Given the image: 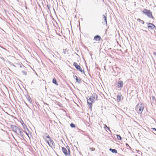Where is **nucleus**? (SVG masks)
Segmentation results:
<instances>
[{
  "label": "nucleus",
  "mask_w": 156,
  "mask_h": 156,
  "mask_svg": "<svg viewBox=\"0 0 156 156\" xmlns=\"http://www.w3.org/2000/svg\"><path fill=\"white\" fill-rule=\"evenodd\" d=\"M92 103H91V104H89V108H90V109H91V108H92Z\"/></svg>",
  "instance_id": "obj_28"
},
{
  "label": "nucleus",
  "mask_w": 156,
  "mask_h": 156,
  "mask_svg": "<svg viewBox=\"0 0 156 156\" xmlns=\"http://www.w3.org/2000/svg\"><path fill=\"white\" fill-rule=\"evenodd\" d=\"M62 152L66 156H71L70 154V152L67 151L66 148L64 147H62Z\"/></svg>",
  "instance_id": "obj_6"
},
{
  "label": "nucleus",
  "mask_w": 156,
  "mask_h": 156,
  "mask_svg": "<svg viewBox=\"0 0 156 156\" xmlns=\"http://www.w3.org/2000/svg\"><path fill=\"white\" fill-rule=\"evenodd\" d=\"M142 12L147 17L150 18H151L154 20V18L153 17L152 13L150 10H148L146 9H144Z\"/></svg>",
  "instance_id": "obj_1"
},
{
  "label": "nucleus",
  "mask_w": 156,
  "mask_h": 156,
  "mask_svg": "<svg viewBox=\"0 0 156 156\" xmlns=\"http://www.w3.org/2000/svg\"><path fill=\"white\" fill-rule=\"evenodd\" d=\"M122 95L120 94V95H118L117 96V101L118 102H119L121 101V98Z\"/></svg>",
  "instance_id": "obj_15"
},
{
  "label": "nucleus",
  "mask_w": 156,
  "mask_h": 156,
  "mask_svg": "<svg viewBox=\"0 0 156 156\" xmlns=\"http://www.w3.org/2000/svg\"><path fill=\"white\" fill-rule=\"evenodd\" d=\"M144 108V105L143 104L140 103L138 104L136 108V110L137 111H138L139 112H140L141 113L142 112Z\"/></svg>",
  "instance_id": "obj_2"
},
{
  "label": "nucleus",
  "mask_w": 156,
  "mask_h": 156,
  "mask_svg": "<svg viewBox=\"0 0 156 156\" xmlns=\"http://www.w3.org/2000/svg\"><path fill=\"white\" fill-rule=\"evenodd\" d=\"M10 119H11V117L13 119H16V117H15L14 116L12 115H10Z\"/></svg>",
  "instance_id": "obj_29"
},
{
  "label": "nucleus",
  "mask_w": 156,
  "mask_h": 156,
  "mask_svg": "<svg viewBox=\"0 0 156 156\" xmlns=\"http://www.w3.org/2000/svg\"><path fill=\"white\" fill-rule=\"evenodd\" d=\"M126 146L127 147H129L130 148H131L130 146L129 145V144L127 143H126Z\"/></svg>",
  "instance_id": "obj_32"
},
{
  "label": "nucleus",
  "mask_w": 156,
  "mask_h": 156,
  "mask_svg": "<svg viewBox=\"0 0 156 156\" xmlns=\"http://www.w3.org/2000/svg\"><path fill=\"white\" fill-rule=\"evenodd\" d=\"M152 130L154 131H156V129L154 128H151Z\"/></svg>",
  "instance_id": "obj_30"
},
{
  "label": "nucleus",
  "mask_w": 156,
  "mask_h": 156,
  "mask_svg": "<svg viewBox=\"0 0 156 156\" xmlns=\"http://www.w3.org/2000/svg\"><path fill=\"white\" fill-rule=\"evenodd\" d=\"M104 128L105 129H107L109 130L111 132V131L110 130L109 128L106 125H105V126H104Z\"/></svg>",
  "instance_id": "obj_24"
},
{
  "label": "nucleus",
  "mask_w": 156,
  "mask_h": 156,
  "mask_svg": "<svg viewBox=\"0 0 156 156\" xmlns=\"http://www.w3.org/2000/svg\"><path fill=\"white\" fill-rule=\"evenodd\" d=\"M156 102L155 98L154 96H152V100H151V103H154Z\"/></svg>",
  "instance_id": "obj_17"
},
{
  "label": "nucleus",
  "mask_w": 156,
  "mask_h": 156,
  "mask_svg": "<svg viewBox=\"0 0 156 156\" xmlns=\"http://www.w3.org/2000/svg\"><path fill=\"white\" fill-rule=\"evenodd\" d=\"M47 7H48V9H49V8H50V7H50V6H49V5H47Z\"/></svg>",
  "instance_id": "obj_34"
},
{
  "label": "nucleus",
  "mask_w": 156,
  "mask_h": 156,
  "mask_svg": "<svg viewBox=\"0 0 156 156\" xmlns=\"http://www.w3.org/2000/svg\"><path fill=\"white\" fill-rule=\"evenodd\" d=\"M101 39V36L99 35H97L94 36V40H95L96 41H100Z\"/></svg>",
  "instance_id": "obj_11"
},
{
  "label": "nucleus",
  "mask_w": 156,
  "mask_h": 156,
  "mask_svg": "<svg viewBox=\"0 0 156 156\" xmlns=\"http://www.w3.org/2000/svg\"><path fill=\"white\" fill-rule=\"evenodd\" d=\"M49 141L50 142V143L53 146H55V145L54 144V143L53 140H51V139L49 140Z\"/></svg>",
  "instance_id": "obj_19"
},
{
  "label": "nucleus",
  "mask_w": 156,
  "mask_h": 156,
  "mask_svg": "<svg viewBox=\"0 0 156 156\" xmlns=\"http://www.w3.org/2000/svg\"><path fill=\"white\" fill-rule=\"evenodd\" d=\"M116 136H117V137L118 139L119 140H122V138L121 136H120V135H117Z\"/></svg>",
  "instance_id": "obj_18"
},
{
  "label": "nucleus",
  "mask_w": 156,
  "mask_h": 156,
  "mask_svg": "<svg viewBox=\"0 0 156 156\" xmlns=\"http://www.w3.org/2000/svg\"><path fill=\"white\" fill-rule=\"evenodd\" d=\"M74 77H75V78H76V77H77L76 75H75L73 76Z\"/></svg>",
  "instance_id": "obj_37"
},
{
  "label": "nucleus",
  "mask_w": 156,
  "mask_h": 156,
  "mask_svg": "<svg viewBox=\"0 0 156 156\" xmlns=\"http://www.w3.org/2000/svg\"><path fill=\"white\" fill-rule=\"evenodd\" d=\"M45 135H46V138H48L49 140H50V139H51V137H50V136H49V135L47 133H46Z\"/></svg>",
  "instance_id": "obj_20"
},
{
  "label": "nucleus",
  "mask_w": 156,
  "mask_h": 156,
  "mask_svg": "<svg viewBox=\"0 0 156 156\" xmlns=\"http://www.w3.org/2000/svg\"><path fill=\"white\" fill-rule=\"evenodd\" d=\"M20 122L22 125L23 127L24 130V133L28 136V137H29V131L26 125L24 123L23 121L22 120H21V121H20Z\"/></svg>",
  "instance_id": "obj_3"
},
{
  "label": "nucleus",
  "mask_w": 156,
  "mask_h": 156,
  "mask_svg": "<svg viewBox=\"0 0 156 156\" xmlns=\"http://www.w3.org/2000/svg\"><path fill=\"white\" fill-rule=\"evenodd\" d=\"M10 128L12 129V131L16 133H17L18 132V131L19 130L18 129H19L20 128L16 126L12 125H11L10 126Z\"/></svg>",
  "instance_id": "obj_7"
},
{
  "label": "nucleus",
  "mask_w": 156,
  "mask_h": 156,
  "mask_svg": "<svg viewBox=\"0 0 156 156\" xmlns=\"http://www.w3.org/2000/svg\"><path fill=\"white\" fill-rule=\"evenodd\" d=\"M137 21H139V22H142V23L143 24H144V22L143 20H141L139 18L138 19H137Z\"/></svg>",
  "instance_id": "obj_22"
},
{
  "label": "nucleus",
  "mask_w": 156,
  "mask_h": 156,
  "mask_svg": "<svg viewBox=\"0 0 156 156\" xmlns=\"http://www.w3.org/2000/svg\"><path fill=\"white\" fill-rule=\"evenodd\" d=\"M10 66H15V67L16 66L13 64L12 63H11V62H10Z\"/></svg>",
  "instance_id": "obj_33"
},
{
  "label": "nucleus",
  "mask_w": 156,
  "mask_h": 156,
  "mask_svg": "<svg viewBox=\"0 0 156 156\" xmlns=\"http://www.w3.org/2000/svg\"><path fill=\"white\" fill-rule=\"evenodd\" d=\"M18 129L19 130L17 132V134L18 135H20L22 138L24 139V136L23 132H24V131H23L22 129L20 128Z\"/></svg>",
  "instance_id": "obj_8"
},
{
  "label": "nucleus",
  "mask_w": 156,
  "mask_h": 156,
  "mask_svg": "<svg viewBox=\"0 0 156 156\" xmlns=\"http://www.w3.org/2000/svg\"><path fill=\"white\" fill-rule=\"evenodd\" d=\"M153 53L154 55H155L156 56V52H154Z\"/></svg>",
  "instance_id": "obj_35"
},
{
  "label": "nucleus",
  "mask_w": 156,
  "mask_h": 156,
  "mask_svg": "<svg viewBox=\"0 0 156 156\" xmlns=\"http://www.w3.org/2000/svg\"><path fill=\"white\" fill-rule=\"evenodd\" d=\"M52 82L53 83L55 84L56 85H58V84L57 83V80L55 78H54L53 79Z\"/></svg>",
  "instance_id": "obj_16"
},
{
  "label": "nucleus",
  "mask_w": 156,
  "mask_h": 156,
  "mask_svg": "<svg viewBox=\"0 0 156 156\" xmlns=\"http://www.w3.org/2000/svg\"><path fill=\"white\" fill-rule=\"evenodd\" d=\"M63 52L64 53V54H66V53L65 52Z\"/></svg>",
  "instance_id": "obj_38"
},
{
  "label": "nucleus",
  "mask_w": 156,
  "mask_h": 156,
  "mask_svg": "<svg viewBox=\"0 0 156 156\" xmlns=\"http://www.w3.org/2000/svg\"><path fill=\"white\" fill-rule=\"evenodd\" d=\"M123 82L122 81H119L118 82V85L117 86L118 90H120L123 86Z\"/></svg>",
  "instance_id": "obj_10"
},
{
  "label": "nucleus",
  "mask_w": 156,
  "mask_h": 156,
  "mask_svg": "<svg viewBox=\"0 0 156 156\" xmlns=\"http://www.w3.org/2000/svg\"><path fill=\"white\" fill-rule=\"evenodd\" d=\"M141 23H142V22H140Z\"/></svg>",
  "instance_id": "obj_39"
},
{
  "label": "nucleus",
  "mask_w": 156,
  "mask_h": 156,
  "mask_svg": "<svg viewBox=\"0 0 156 156\" xmlns=\"http://www.w3.org/2000/svg\"><path fill=\"white\" fill-rule=\"evenodd\" d=\"M20 67H21V66H20Z\"/></svg>",
  "instance_id": "obj_40"
},
{
  "label": "nucleus",
  "mask_w": 156,
  "mask_h": 156,
  "mask_svg": "<svg viewBox=\"0 0 156 156\" xmlns=\"http://www.w3.org/2000/svg\"><path fill=\"white\" fill-rule=\"evenodd\" d=\"M90 150L92 151H94L95 150V148L94 147H90Z\"/></svg>",
  "instance_id": "obj_26"
},
{
  "label": "nucleus",
  "mask_w": 156,
  "mask_h": 156,
  "mask_svg": "<svg viewBox=\"0 0 156 156\" xmlns=\"http://www.w3.org/2000/svg\"><path fill=\"white\" fill-rule=\"evenodd\" d=\"M44 104L45 105H48V104H47V103H44Z\"/></svg>",
  "instance_id": "obj_36"
},
{
  "label": "nucleus",
  "mask_w": 156,
  "mask_h": 156,
  "mask_svg": "<svg viewBox=\"0 0 156 156\" xmlns=\"http://www.w3.org/2000/svg\"><path fill=\"white\" fill-rule=\"evenodd\" d=\"M75 80L77 82L79 83H80L81 82V79L80 78H78L77 77H76V78H75Z\"/></svg>",
  "instance_id": "obj_14"
},
{
  "label": "nucleus",
  "mask_w": 156,
  "mask_h": 156,
  "mask_svg": "<svg viewBox=\"0 0 156 156\" xmlns=\"http://www.w3.org/2000/svg\"><path fill=\"white\" fill-rule=\"evenodd\" d=\"M73 65L75 67L76 69L80 72H83V73H85L84 70H83L81 69V67L80 66L78 65V64L76 62H74L73 63Z\"/></svg>",
  "instance_id": "obj_5"
},
{
  "label": "nucleus",
  "mask_w": 156,
  "mask_h": 156,
  "mask_svg": "<svg viewBox=\"0 0 156 156\" xmlns=\"http://www.w3.org/2000/svg\"><path fill=\"white\" fill-rule=\"evenodd\" d=\"M96 96V98H98L97 95V94H94V95L90 96L89 99L87 98V104H91L92 103L93 101L95 99V96Z\"/></svg>",
  "instance_id": "obj_4"
},
{
  "label": "nucleus",
  "mask_w": 156,
  "mask_h": 156,
  "mask_svg": "<svg viewBox=\"0 0 156 156\" xmlns=\"http://www.w3.org/2000/svg\"><path fill=\"white\" fill-rule=\"evenodd\" d=\"M66 148L68 150V151H69V152H70V148L69 147V146H68V145H67L66 146Z\"/></svg>",
  "instance_id": "obj_25"
},
{
  "label": "nucleus",
  "mask_w": 156,
  "mask_h": 156,
  "mask_svg": "<svg viewBox=\"0 0 156 156\" xmlns=\"http://www.w3.org/2000/svg\"><path fill=\"white\" fill-rule=\"evenodd\" d=\"M147 27L148 28L150 29L151 30H154L156 29L155 26L152 23H148Z\"/></svg>",
  "instance_id": "obj_9"
},
{
  "label": "nucleus",
  "mask_w": 156,
  "mask_h": 156,
  "mask_svg": "<svg viewBox=\"0 0 156 156\" xmlns=\"http://www.w3.org/2000/svg\"><path fill=\"white\" fill-rule=\"evenodd\" d=\"M109 151L113 153L116 154L117 153V151L115 149H113L111 148L109 149Z\"/></svg>",
  "instance_id": "obj_12"
},
{
  "label": "nucleus",
  "mask_w": 156,
  "mask_h": 156,
  "mask_svg": "<svg viewBox=\"0 0 156 156\" xmlns=\"http://www.w3.org/2000/svg\"><path fill=\"white\" fill-rule=\"evenodd\" d=\"M102 16H103V19L104 20L105 23L106 25H107V17L105 15H103Z\"/></svg>",
  "instance_id": "obj_13"
},
{
  "label": "nucleus",
  "mask_w": 156,
  "mask_h": 156,
  "mask_svg": "<svg viewBox=\"0 0 156 156\" xmlns=\"http://www.w3.org/2000/svg\"><path fill=\"white\" fill-rule=\"evenodd\" d=\"M45 141H46L47 142V143L48 144V145H49V146L50 147H52V148L51 146V144H50V143H49V141H48V140H45Z\"/></svg>",
  "instance_id": "obj_23"
},
{
  "label": "nucleus",
  "mask_w": 156,
  "mask_h": 156,
  "mask_svg": "<svg viewBox=\"0 0 156 156\" xmlns=\"http://www.w3.org/2000/svg\"><path fill=\"white\" fill-rule=\"evenodd\" d=\"M22 73H23V74L24 75H25V76L27 75V72H25V71H22Z\"/></svg>",
  "instance_id": "obj_27"
},
{
  "label": "nucleus",
  "mask_w": 156,
  "mask_h": 156,
  "mask_svg": "<svg viewBox=\"0 0 156 156\" xmlns=\"http://www.w3.org/2000/svg\"><path fill=\"white\" fill-rule=\"evenodd\" d=\"M28 100L30 101H30H31V99L30 98V96H29V97H28Z\"/></svg>",
  "instance_id": "obj_31"
},
{
  "label": "nucleus",
  "mask_w": 156,
  "mask_h": 156,
  "mask_svg": "<svg viewBox=\"0 0 156 156\" xmlns=\"http://www.w3.org/2000/svg\"><path fill=\"white\" fill-rule=\"evenodd\" d=\"M70 126L72 128H75L76 127L75 125L73 123H72L70 124Z\"/></svg>",
  "instance_id": "obj_21"
}]
</instances>
